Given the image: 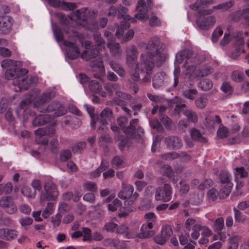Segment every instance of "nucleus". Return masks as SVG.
I'll return each instance as SVG.
<instances>
[{
	"mask_svg": "<svg viewBox=\"0 0 249 249\" xmlns=\"http://www.w3.org/2000/svg\"><path fill=\"white\" fill-rule=\"evenodd\" d=\"M143 48L144 51L140 56V62L131 68L130 73L134 81L140 80L141 74L142 82L149 83L154 65L160 66L165 60L166 55L158 36L152 37Z\"/></svg>",
	"mask_w": 249,
	"mask_h": 249,
	"instance_id": "nucleus-1",
	"label": "nucleus"
},
{
	"mask_svg": "<svg viewBox=\"0 0 249 249\" xmlns=\"http://www.w3.org/2000/svg\"><path fill=\"white\" fill-rule=\"evenodd\" d=\"M1 66L3 69H6L4 76L7 80H12V89L15 92L22 90H26L33 83L37 82L36 77H24L28 72L25 68H21L22 62L19 60L11 59H5L1 62Z\"/></svg>",
	"mask_w": 249,
	"mask_h": 249,
	"instance_id": "nucleus-2",
	"label": "nucleus"
},
{
	"mask_svg": "<svg viewBox=\"0 0 249 249\" xmlns=\"http://www.w3.org/2000/svg\"><path fill=\"white\" fill-rule=\"evenodd\" d=\"M184 62V69L183 73L191 82H193L199 77V59L195 55L190 49H185L178 52L176 56L175 69L174 71V83L173 87L176 88L179 82L180 76L179 64Z\"/></svg>",
	"mask_w": 249,
	"mask_h": 249,
	"instance_id": "nucleus-3",
	"label": "nucleus"
},
{
	"mask_svg": "<svg viewBox=\"0 0 249 249\" xmlns=\"http://www.w3.org/2000/svg\"><path fill=\"white\" fill-rule=\"evenodd\" d=\"M76 16L78 19L83 21H87L88 23L83 25L85 28L91 32H95L94 38L95 41L97 49H92L90 52L91 42L86 41L84 44L85 50L81 54V57L83 59L89 60L98 55L100 51L105 49V41L100 36L99 32H96L98 29V25L90 20L97 15V13L93 11H89L88 9H82L76 11Z\"/></svg>",
	"mask_w": 249,
	"mask_h": 249,
	"instance_id": "nucleus-4",
	"label": "nucleus"
},
{
	"mask_svg": "<svg viewBox=\"0 0 249 249\" xmlns=\"http://www.w3.org/2000/svg\"><path fill=\"white\" fill-rule=\"evenodd\" d=\"M147 6L146 5L145 2L142 0H140L138 1L136 8L137 13L134 15V18H131L129 15H125L127 11V8L125 7L120 6L117 9L115 6H112L110 7L107 14L108 16H115L117 14V11H118L117 16L118 18H123L124 20L125 21V22H121L120 27H118L117 30L116 36L118 38L122 37L124 30L129 27L130 24L128 21H130L131 22H135L136 19L144 21L149 18V16L148 11L149 8H150V5L152 3L151 0H147Z\"/></svg>",
	"mask_w": 249,
	"mask_h": 249,
	"instance_id": "nucleus-5",
	"label": "nucleus"
},
{
	"mask_svg": "<svg viewBox=\"0 0 249 249\" xmlns=\"http://www.w3.org/2000/svg\"><path fill=\"white\" fill-rule=\"evenodd\" d=\"M213 3L212 0H197L193 4L190 6L194 10L202 12V15L199 16L196 19V23L197 28L201 30H207L213 27L216 23V19L213 16H206L204 14H211L213 13L214 9H208L202 11L209 5Z\"/></svg>",
	"mask_w": 249,
	"mask_h": 249,
	"instance_id": "nucleus-6",
	"label": "nucleus"
},
{
	"mask_svg": "<svg viewBox=\"0 0 249 249\" xmlns=\"http://www.w3.org/2000/svg\"><path fill=\"white\" fill-rule=\"evenodd\" d=\"M144 218L146 220V222L142 225L141 228V232L138 234L137 232H129L125 234L126 238H133L137 237L139 238H145L153 234V231L151 230L156 223V216L153 213H149L145 214Z\"/></svg>",
	"mask_w": 249,
	"mask_h": 249,
	"instance_id": "nucleus-7",
	"label": "nucleus"
},
{
	"mask_svg": "<svg viewBox=\"0 0 249 249\" xmlns=\"http://www.w3.org/2000/svg\"><path fill=\"white\" fill-rule=\"evenodd\" d=\"M224 32L223 38L220 42L221 45L225 46L234 39L232 27L229 24H222L217 26L214 30L212 36V42H217L219 38L223 35Z\"/></svg>",
	"mask_w": 249,
	"mask_h": 249,
	"instance_id": "nucleus-8",
	"label": "nucleus"
},
{
	"mask_svg": "<svg viewBox=\"0 0 249 249\" xmlns=\"http://www.w3.org/2000/svg\"><path fill=\"white\" fill-rule=\"evenodd\" d=\"M39 91L36 90L32 91L31 94L26 95L24 99L20 103V107L24 109L29 105L31 102L34 101V106L38 108L40 112H42L44 109H41L39 106L43 105L47 101L48 99L51 98L50 93H45L41 98L39 96Z\"/></svg>",
	"mask_w": 249,
	"mask_h": 249,
	"instance_id": "nucleus-9",
	"label": "nucleus"
},
{
	"mask_svg": "<svg viewBox=\"0 0 249 249\" xmlns=\"http://www.w3.org/2000/svg\"><path fill=\"white\" fill-rule=\"evenodd\" d=\"M76 39L82 43V37L77 32L72 31L69 36L68 40L63 41L68 57L71 59H76L80 54L79 49L75 44Z\"/></svg>",
	"mask_w": 249,
	"mask_h": 249,
	"instance_id": "nucleus-10",
	"label": "nucleus"
},
{
	"mask_svg": "<svg viewBox=\"0 0 249 249\" xmlns=\"http://www.w3.org/2000/svg\"><path fill=\"white\" fill-rule=\"evenodd\" d=\"M44 192L40 195V201L43 205L46 200H54L58 196V192L56 185L51 181L45 183L44 186Z\"/></svg>",
	"mask_w": 249,
	"mask_h": 249,
	"instance_id": "nucleus-11",
	"label": "nucleus"
},
{
	"mask_svg": "<svg viewBox=\"0 0 249 249\" xmlns=\"http://www.w3.org/2000/svg\"><path fill=\"white\" fill-rule=\"evenodd\" d=\"M172 191L170 186L165 184L163 186L157 188L155 191V199L164 202L169 201L171 199Z\"/></svg>",
	"mask_w": 249,
	"mask_h": 249,
	"instance_id": "nucleus-12",
	"label": "nucleus"
},
{
	"mask_svg": "<svg viewBox=\"0 0 249 249\" xmlns=\"http://www.w3.org/2000/svg\"><path fill=\"white\" fill-rule=\"evenodd\" d=\"M105 36L107 39V47L110 49L111 53L114 57L119 58L122 55V51L118 43H114L112 35L108 31H106Z\"/></svg>",
	"mask_w": 249,
	"mask_h": 249,
	"instance_id": "nucleus-13",
	"label": "nucleus"
},
{
	"mask_svg": "<svg viewBox=\"0 0 249 249\" xmlns=\"http://www.w3.org/2000/svg\"><path fill=\"white\" fill-rule=\"evenodd\" d=\"M105 88L110 94L115 92L116 96L119 97L118 99H114V103L119 106H123L124 104L123 99H128L130 96L126 93L122 91H117L116 90V85H113L111 84H107L105 85Z\"/></svg>",
	"mask_w": 249,
	"mask_h": 249,
	"instance_id": "nucleus-14",
	"label": "nucleus"
},
{
	"mask_svg": "<svg viewBox=\"0 0 249 249\" xmlns=\"http://www.w3.org/2000/svg\"><path fill=\"white\" fill-rule=\"evenodd\" d=\"M126 63L129 67H131L137 59V48L134 45H131L126 49Z\"/></svg>",
	"mask_w": 249,
	"mask_h": 249,
	"instance_id": "nucleus-15",
	"label": "nucleus"
},
{
	"mask_svg": "<svg viewBox=\"0 0 249 249\" xmlns=\"http://www.w3.org/2000/svg\"><path fill=\"white\" fill-rule=\"evenodd\" d=\"M47 112H54V117H58L64 115L66 113L65 107L59 103H53L45 109Z\"/></svg>",
	"mask_w": 249,
	"mask_h": 249,
	"instance_id": "nucleus-16",
	"label": "nucleus"
},
{
	"mask_svg": "<svg viewBox=\"0 0 249 249\" xmlns=\"http://www.w3.org/2000/svg\"><path fill=\"white\" fill-rule=\"evenodd\" d=\"M168 82V77L164 72L156 73L153 79V86L154 88H159L166 86Z\"/></svg>",
	"mask_w": 249,
	"mask_h": 249,
	"instance_id": "nucleus-17",
	"label": "nucleus"
},
{
	"mask_svg": "<svg viewBox=\"0 0 249 249\" xmlns=\"http://www.w3.org/2000/svg\"><path fill=\"white\" fill-rule=\"evenodd\" d=\"M12 27V18L7 16L0 17V32L7 34L10 32Z\"/></svg>",
	"mask_w": 249,
	"mask_h": 249,
	"instance_id": "nucleus-18",
	"label": "nucleus"
},
{
	"mask_svg": "<svg viewBox=\"0 0 249 249\" xmlns=\"http://www.w3.org/2000/svg\"><path fill=\"white\" fill-rule=\"evenodd\" d=\"M134 188L132 185L124 183H122V190L119 193L118 196L122 199L129 198L133 194Z\"/></svg>",
	"mask_w": 249,
	"mask_h": 249,
	"instance_id": "nucleus-19",
	"label": "nucleus"
},
{
	"mask_svg": "<svg viewBox=\"0 0 249 249\" xmlns=\"http://www.w3.org/2000/svg\"><path fill=\"white\" fill-rule=\"evenodd\" d=\"M36 135V141L37 143L46 144L48 140L44 136L49 135L50 132L47 129L43 128H39L35 132Z\"/></svg>",
	"mask_w": 249,
	"mask_h": 249,
	"instance_id": "nucleus-20",
	"label": "nucleus"
},
{
	"mask_svg": "<svg viewBox=\"0 0 249 249\" xmlns=\"http://www.w3.org/2000/svg\"><path fill=\"white\" fill-rule=\"evenodd\" d=\"M165 142L167 146L170 147L179 148L182 146L181 139L176 136L167 138L165 139Z\"/></svg>",
	"mask_w": 249,
	"mask_h": 249,
	"instance_id": "nucleus-21",
	"label": "nucleus"
},
{
	"mask_svg": "<svg viewBox=\"0 0 249 249\" xmlns=\"http://www.w3.org/2000/svg\"><path fill=\"white\" fill-rule=\"evenodd\" d=\"M52 120L49 114H41L37 116L33 121L34 125H41L50 122Z\"/></svg>",
	"mask_w": 249,
	"mask_h": 249,
	"instance_id": "nucleus-22",
	"label": "nucleus"
},
{
	"mask_svg": "<svg viewBox=\"0 0 249 249\" xmlns=\"http://www.w3.org/2000/svg\"><path fill=\"white\" fill-rule=\"evenodd\" d=\"M17 235V231L14 230L6 229H0V237L6 240L14 238Z\"/></svg>",
	"mask_w": 249,
	"mask_h": 249,
	"instance_id": "nucleus-23",
	"label": "nucleus"
},
{
	"mask_svg": "<svg viewBox=\"0 0 249 249\" xmlns=\"http://www.w3.org/2000/svg\"><path fill=\"white\" fill-rule=\"evenodd\" d=\"M89 88L90 90L94 93H99L103 97L106 96V93L101 91L102 86L101 84L96 80H92L89 82Z\"/></svg>",
	"mask_w": 249,
	"mask_h": 249,
	"instance_id": "nucleus-24",
	"label": "nucleus"
},
{
	"mask_svg": "<svg viewBox=\"0 0 249 249\" xmlns=\"http://www.w3.org/2000/svg\"><path fill=\"white\" fill-rule=\"evenodd\" d=\"M234 39H237L239 43L238 47L231 54V57L235 59L244 52V41L241 37L238 38H237V37H234Z\"/></svg>",
	"mask_w": 249,
	"mask_h": 249,
	"instance_id": "nucleus-25",
	"label": "nucleus"
},
{
	"mask_svg": "<svg viewBox=\"0 0 249 249\" xmlns=\"http://www.w3.org/2000/svg\"><path fill=\"white\" fill-rule=\"evenodd\" d=\"M111 111L109 108H106L102 111L100 114V122L103 125L107 124L110 120Z\"/></svg>",
	"mask_w": 249,
	"mask_h": 249,
	"instance_id": "nucleus-26",
	"label": "nucleus"
},
{
	"mask_svg": "<svg viewBox=\"0 0 249 249\" xmlns=\"http://www.w3.org/2000/svg\"><path fill=\"white\" fill-rule=\"evenodd\" d=\"M109 65L110 68L115 71H116L117 74L121 76H124L125 74V71L124 69L121 67L119 64L116 63L113 61H110L109 62Z\"/></svg>",
	"mask_w": 249,
	"mask_h": 249,
	"instance_id": "nucleus-27",
	"label": "nucleus"
},
{
	"mask_svg": "<svg viewBox=\"0 0 249 249\" xmlns=\"http://www.w3.org/2000/svg\"><path fill=\"white\" fill-rule=\"evenodd\" d=\"M233 173L236 181H237V179H238L239 178H244L248 176V172L244 167L235 168Z\"/></svg>",
	"mask_w": 249,
	"mask_h": 249,
	"instance_id": "nucleus-28",
	"label": "nucleus"
},
{
	"mask_svg": "<svg viewBox=\"0 0 249 249\" xmlns=\"http://www.w3.org/2000/svg\"><path fill=\"white\" fill-rule=\"evenodd\" d=\"M197 91L196 89H188L182 92V95L185 98L193 100L197 94Z\"/></svg>",
	"mask_w": 249,
	"mask_h": 249,
	"instance_id": "nucleus-29",
	"label": "nucleus"
},
{
	"mask_svg": "<svg viewBox=\"0 0 249 249\" xmlns=\"http://www.w3.org/2000/svg\"><path fill=\"white\" fill-rule=\"evenodd\" d=\"M184 114L187 117L188 119L193 122L197 121L198 117L196 113L190 109H186L183 112Z\"/></svg>",
	"mask_w": 249,
	"mask_h": 249,
	"instance_id": "nucleus-30",
	"label": "nucleus"
},
{
	"mask_svg": "<svg viewBox=\"0 0 249 249\" xmlns=\"http://www.w3.org/2000/svg\"><path fill=\"white\" fill-rule=\"evenodd\" d=\"M207 102L208 99L204 95H202L196 100L195 104L197 107L202 109L206 106Z\"/></svg>",
	"mask_w": 249,
	"mask_h": 249,
	"instance_id": "nucleus-31",
	"label": "nucleus"
},
{
	"mask_svg": "<svg viewBox=\"0 0 249 249\" xmlns=\"http://www.w3.org/2000/svg\"><path fill=\"white\" fill-rule=\"evenodd\" d=\"M52 28L55 39L57 42L62 41L64 37L62 31L57 27L52 24Z\"/></svg>",
	"mask_w": 249,
	"mask_h": 249,
	"instance_id": "nucleus-32",
	"label": "nucleus"
},
{
	"mask_svg": "<svg viewBox=\"0 0 249 249\" xmlns=\"http://www.w3.org/2000/svg\"><path fill=\"white\" fill-rule=\"evenodd\" d=\"M12 185L11 182H7L4 185L0 184V196L3 193L9 194L12 191Z\"/></svg>",
	"mask_w": 249,
	"mask_h": 249,
	"instance_id": "nucleus-33",
	"label": "nucleus"
},
{
	"mask_svg": "<svg viewBox=\"0 0 249 249\" xmlns=\"http://www.w3.org/2000/svg\"><path fill=\"white\" fill-rule=\"evenodd\" d=\"M173 233V231L171 228L169 226H165L162 227L160 235L164 237L165 239L167 240L170 238L171 235Z\"/></svg>",
	"mask_w": 249,
	"mask_h": 249,
	"instance_id": "nucleus-34",
	"label": "nucleus"
},
{
	"mask_svg": "<svg viewBox=\"0 0 249 249\" xmlns=\"http://www.w3.org/2000/svg\"><path fill=\"white\" fill-rule=\"evenodd\" d=\"M212 87L213 83L212 81L207 79L202 80L199 84V87L203 90H208L210 89Z\"/></svg>",
	"mask_w": 249,
	"mask_h": 249,
	"instance_id": "nucleus-35",
	"label": "nucleus"
},
{
	"mask_svg": "<svg viewBox=\"0 0 249 249\" xmlns=\"http://www.w3.org/2000/svg\"><path fill=\"white\" fill-rule=\"evenodd\" d=\"M92 66L94 67H96L99 69L100 71V75L98 77L100 79L101 78L102 76L105 75V69L103 65V63L101 61L96 60L94 61L92 64Z\"/></svg>",
	"mask_w": 249,
	"mask_h": 249,
	"instance_id": "nucleus-36",
	"label": "nucleus"
},
{
	"mask_svg": "<svg viewBox=\"0 0 249 249\" xmlns=\"http://www.w3.org/2000/svg\"><path fill=\"white\" fill-rule=\"evenodd\" d=\"M231 77L234 81L240 82L243 80L244 73L239 71H234L232 72Z\"/></svg>",
	"mask_w": 249,
	"mask_h": 249,
	"instance_id": "nucleus-37",
	"label": "nucleus"
},
{
	"mask_svg": "<svg viewBox=\"0 0 249 249\" xmlns=\"http://www.w3.org/2000/svg\"><path fill=\"white\" fill-rule=\"evenodd\" d=\"M53 203L52 202H49L47 204V207L43 211L42 216L44 218H47L50 215L53 213Z\"/></svg>",
	"mask_w": 249,
	"mask_h": 249,
	"instance_id": "nucleus-38",
	"label": "nucleus"
},
{
	"mask_svg": "<svg viewBox=\"0 0 249 249\" xmlns=\"http://www.w3.org/2000/svg\"><path fill=\"white\" fill-rule=\"evenodd\" d=\"M224 219L222 217L218 218L215 221L213 228L215 231L218 232L220 231L224 226Z\"/></svg>",
	"mask_w": 249,
	"mask_h": 249,
	"instance_id": "nucleus-39",
	"label": "nucleus"
},
{
	"mask_svg": "<svg viewBox=\"0 0 249 249\" xmlns=\"http://www.w3.org/2000/svg\"><path fill=\"white\" fill-rule=\"evenodd\" d=\"M191 135L193 139L200 141L201 142H205V139L201 136L200 132L196 129H192L191 130Z\"/></svg>",
	"mask_w": 249,
	"mask_h": 249,
	"instance_id": "nucleus-40",
	"label": "nucleus"
},
{
	"mask_svg": "<svg viewBox=\"0 0 249 249\" xmlns=\"http://www.w3.org/2000/svg\"><path fill=\"white\" fill-rule=\"evenodd\" d=\"M121 206V201L118 199H115L111 203L107 205L108 210L111 212H114L116 211Z\"/></svg>",
	"mask_w": 249,
	"mask_h": 249,
	"instance_id": "nucleus-41",
	"label": "nucleus"
},
{
	"mask_svg": "<svg viewBox=\"0 0 249 249\" xmlns=\"http://www.w3.org/2000/svg\"><path fill=\"white\" fill-rule=\"evenodd\" d=\"M21 193L27 197H34L36 195L35 191H32L31 189L28 186H24L21 189Z\"/></svg>",
	"mask_w": 249,
	"mask_h": 249,
	"instance_id": "nucleus-42",
	"label": "nucleus"
},
{
	"mask_svg": "<svg viewBox=\"0 0 249 249\" xmlns=\"http://www.w3.org/2000/svg\"><path fill=\"white\" fill-rule=\"evenodd\" d=\"M217 135L219 138H224L227 137L229 134V132L226 127L221 125L217 130Z\"/></svg>",
	"mask_w": 249,
	"mask_h": 249,
	"instance_id": "nucleus-43",
	"label": "nucleus"
},
{
	"mask_svg": "<svg viewBox=\"0 0 249 249\" xmlns=\"http://www.w3.org/2000/svg\"><path fill=\"white\" fill-rule=\"evenodd\" d=\"M232 186V183H229L227 186L221 190L219 193V196L220 198H225L228 196L231 192V188Z\"/></svg>",
	"mask_w": 249,
	"mask_h": 249,
	"instance_id": "nucleus-44",
	"label": "nucleus"
},
{
	"mask_svg": "<svg viewBox=\"0 0 249 249\" xmlns=\"http://www.w3.org/2000/svg\"><path fill=\"white\" fill-rule=\"evenodd\" d=\"M13 202V200L11 197H3L0 200V206L3 208L4 209H5L8 206L10 205V203Z\"/></svg>",
	"mask_w": 249,
	"mask_h": 249,
	"instance_id": "nucleus-45",
	"label": "nucleus"
},
{
	"mask_svg": "<svg viewBox=\"0 0 249 249\" xmlns=\"http://www.w3.org/2000/svg\"><path fill=\"white\" fill-rule=\"evenodd\" d=\"M220 178L222 183H226L227 184L231 182V177L227 171L221 172L220 175Z\"/></svg>",
	"mask_w": 249,
	"mask_h": 249,
	"instance_id": "nucleus-46",
	"label": "nucleus"
},
{
	"mask_svg": "<svg viewBox=\"0 0 249 249\" xmlns=\"http://www.w3.org/2000/svg\"><path fill=\"white\" fill-rule=\"evenodd\" d=\"M85 190L89 191L95 192L97 190V186L96 183L92 182H88L83 185Z\"/></svg>",
	"mask_w": 249,
	"mask_h": 249,
	"instance_id": "nucleus-47",
	"label": "nucleus"
},
{
	"mask_svg": "<svg viewBox=\"0 0 249 249\" xmlns=\"http://www.w3.org/2000/svg\"><path fill=\"white\" fill-rule=\"evenodd\" d=\"M160 122L163 124L166 128H169L171 125V120L168 117L164 115L160 116Z\"/></svg>",
	"mask_w": 249,
	"mask_h": 249,
	"instance_id": "nucleus-48",
	"label": "nucleus"
},
{
	"mask_svg": "<svg viewBox=\"0 0 249 249\" xmlns=\"http://www.w3.org/2000/svg\"><path fill=\"white\" fill-rule=\"evenodd\" d=\"M106 168L103 166V162H102L98 169L90 173V178H92L98 177L101 173Z\"/></svg>",
	"mask_w": 249,
	"mask_h": 249,
	"instance_id": "nucleus-49",
	"label": "nucleus"
},
{
	"mask_svg": "<svg viewBox=\"0 0 249 249\" xmlns=\"http://www.w3.org/2000/svg\"><path fill=\"white\" fill-rule=\"evenodd\" d=\"M85 142H79L73 146L72 150L74 153H80L82 150L85 148Z\"/></svg>",
	"mask_w": 249,
	"mask_h": 249,
	"instance_id": "nucleus-50",
	"label": "nucleus"
},
{
	"mask_svg": "<svg viewBox=\"0 0 249 249\" xmlns=\"http://www.w3.org/2000/svg\"><path fill=\"white\" fill-rule=\"evenodd\" d=\"M233 5V1L231 0L225 3L220 4L216 6H213V9L228 10Z\"/></svg>",
	"mask_w": 249,
	"mask_h": 249,
	"instance_id": "nucleus-51",
	"label": "nucleus"
},
{
	"mask_svg": "<svg viewBox=\"0 0 249 249\" xmlns=\"http://www.w3.org/2000/svg\"><path fill=\"white\" fill-rule=\"evenodd\" d=\"M240 239L239 236L235 235L234 236L230 241L231 245L228 249H237L238 247V241Z\"/></svg>",
	"mask_w": 249,
	"mask_h": 249,
	"instance_id": "nucleus-52",
	"label": "nucleus"
},
{
	"mask_svg": "<svg viewBox=\"0 0 249 249\" xmlns=\"http://www.w3.org/2000/svg\"><path fill=\"white\" fill-rule=\"evenodd\" d=\"M138 120L137 119H133L130 123V126L128 128H124L123 131L125 133H127L129 131L131 133H133L136 128L135 125L138 123Z\"/></svg>",
	"mask_w": 249,
	"mask_h": 249,
	"instance_id": "nucleus-53",
	"label": "nucleus"
},
{
	"mask_svg": "<svg viewBox=\"0 0 249 249\" xmlns=\"http://www.w3.org/2000/svg\"><path fill=\"white\" fill-rule=\"evenodd\" d=\"M112 163L113 165L119 168L124 167V161L119 156L115 157L112 160Z\"/></svg>",
	"mask_w": 249,
	"mask_h": 249,
	"instance_id": "nucleus-54",
	"label": "nucleus"
},
{
	"mask_svg": "<svg viewBox=\"0 0 249 249\" xmlns=\"http://www.w3.org/2000/svg\"><path fill=\"white\" fill-rule=\"evenodd\" d=\"M85 106L86 107L87 110L90 116L91 119V125L92 127H94L96 123L95 119L96 117L93 114V108L92 107H88L87 105H85Z\"/></svg>",
	"mask_w": 249,
	"mask_h": 249,
	"instance_id": "nucleus-55",
	"label": "nucleus"
},
{
	"mask_svg": "<svg viewBox=\"0 0 249 249\" xmlns=\"http://www.w3.org/2000/svg\"><path fill=\"white\" fill-rule=\"evenodd\" d=\"M82 232L83 235V240L88 241L91 239V231L89 228H83Z\"/></svg>",
	"mask_w": 249,
	"mask_h": 249,
	"instance_id": "nucleus-56",
	"label": "nucleus"
},
{
	"mask_svg": "<svg viewBox=\"0 0 249 249\" xmlns=\"http://www.w3.org/2000/svg\"><path fill=\"white\" fill-rule=\"evenodd\" d=\"M4 210L7 213L12 214L17 212V207L14 202H13L10 203V205L4 209Z\"/></svg>",
	"mask_w": 249,
	"mask_h": 249,
	"instance_id": "nucleus-57",
	"label": "nucleus"
},
{
	"mask_svg": "<svg viewBox=\"0 0 249 249\" xmlns=\"http://www.w3.org/2000/svg\"><path fill=\"white\" fill-rule=\"evenodd\" d=\"M200 230L199 225H195L193 228V232L191 233V236L194 239H196L199 236V231Z\"/></svg>",
	"mask_w": 249,
	"mask_h": 249,
	"instance_id": "nucleus-58",
	"label": "nucleus"
},
{
	"mask_svg": "<svg viewBox=\"0 0 249 249\" xmlns=\"http://www.w3.org/2000/svg\"><path fill=\"white\" fill-rule=\"evenodd\" d=\"M132 211L133 208L130 206L121 208L120 209V213H119V215L120 216H124L128 215Z\"/></svg>",
	"mask_w": 249,
	"mask_h": 249,
	"instance_id": "nucleus-59",
	"label": "nucleus"
},
{
	"mask_svg": "<svg viewBox=\"0 0 249 249\" xmlns=\"http://www.w3.org/2000/svg\"><path fill=\"white\" fill-rule=\"evenodd\" d=\"M71 157V153L70 151L66 150H63L60 154V160L62 161H65Z\"/></svg>",
	"mask_w": 249,
	"mask_h": 249,
	"instance_id": "nucleus-60",
	"label": "nucleus"
},
{
	"mask_svg": "<svg viewBox=\"0 0 249 249\" xmlns=\"http://www.w3.org/2000/svg\"><path fill=\"white\" fill-rule=\"evenodd\" d=\"M214 124V122L212 117L210 116H208L205 118V126L211 129L213 127Z\"/></svg>",
	"mask_w": 249,
	"mask_h": 249,
	"instance_id": "nucleus-61",
	"label": "nucleus"
},
{
	"mask_svg": "<svg viewBox=\"0 0 249 249\" xmlns=\"http://www.w3.org/2000/svg\"><path fill=\"white\" fill-rule=\"evenodd\" d=\"M213 69L211 67L209 66L205 67L201 71L199 70V77L206 76L211 73Z\"/></svg>",
	"mask_w": 249,
	"mask_h": 249,
	"instance_id": "nucleus-62",
	"label": "nucleus"
},
{
	"mask_svg": "<svg viewBox=\"0 0 249 249\" xmlns=\"http://www.w3.org/2000/svg\"><path fill=\"white\" fill-rule=\"evenodd\" d=\"M235 220L238 222H243L245 220V217L242 215L241 213L236 208L234 209Z\"/></svg>",
	"mask_w": 249,
	"mask_h": 249,
	"instance_id": "nucleus-63",
	"label": "nucleus"
},
{
	"mask_svg": "<svg viewBox=\"0 0 249 249\" xmlns=\"http://www.w3.org/2000/svg\"><path fill=\"white\" fill-rule=\"evenodd\" d=\"M221 90L225 93L229 94L231 92L232 88L228 82H224L221 87Z\"/></svg>",
	"mask_w": 249,
	"mask_h": 249,
	"instance_id": "nucleus-64",
	"label": "nucleus"
}]
</instances>
